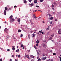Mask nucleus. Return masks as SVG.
<instances>
[{"label":"nucleus","instance_id":"obj_3","mask_svg":"<svg viewBox=\"0 0 61 61\" xmlns=\"http://www.w3.org/2000/svg\"><path fill=\"white\" fill-rule=\"evenodd\" d=\"M14 20L15 19H10V23H12V22H13V21H14Z\"/></svg>","mask_w":61,"mask_h":61},{"label":"nucleus","instance_id":"obj_41","mask_svg":"<svg viewBox=\"0 0 61 61\" xmlns=\"http://www.w3.org/2000/svg\"><path fill=\"white\" fill-rule=\"evenodd\" d=\"M43 47H45V46H46L45 45V44H44L43 45Z\"/></svg>","mask_w":61,"mask_h":61},{"label":"nucleus","instance_id":"obj_38","mask_svg":"<svg viewBox=\"0 0 61 61\" xmlns=\"http://www.w3.org/2000/svg\"><path fill=\"white\" fill-rule=\"evenodd\" d=\"M38 10V11H40V12H42V11L40 10Z\"/></svg>","mask_w":61,"mask_h":61},{"label":"nucleus","instance_id":"obj_26","mask_svg":"<svg viewBox=\"0 0 61 61\" xmlns=\"http://www.w3.org/2000/svg\"><path fill=\"white\" fill-rule=\"evenodd\" d=\"M21 30H18V32H21Z\"/></svg>","mask_w":61,"mask_h":61},{"label":"nucleus","instance_id":"obj_56","mask_svg":"<svg viewBox=\"0 0 61 61\" xmlns=\"http://www.w3.org/2000/svg\"><path fill=\"white\" fill-rule=\"evenodd\" d=\"M39 56L37 58V59H38V58H39Z\"/></svg>","mask_w":61,"mask_h":61},{"label":"nucleus","instance_id":"obj_34","mask_svg":"<svg viewBox=\"0 0 61 61\" xmlns=\"http://www.w3.org/2000/svg\"><path fill=\"white\" fill-rule=\"evenodd\" d=\"M40 1L41 2H42L43 1V0H40Z\"/></svg>","mask_w":61,"mask_h":61},{"label":"nucleus","instance_id":"obj_45","mask_svg":"<svg viewBox=\"0 0 61 61\" xmlns=\"http://www.w3.org/2000/svg\"><path fill=\"white\" fill-rule=\"evenodd\" d=\"M18 56V57H20V55H19Z\"/></svg>","mask_w":61,"mask_h":61},{"label":"nucleus","instance_id":"obj_55","mask_svg":"<svg viewBox=\"0 0 61 61\" xmlns=\"http://www.w3.org/2000/svg\"><path fill=\"white\" fill-rule=\"evenodd\" d=\"M52 9H53V10H54L55 9H54V8H52Z\"/></svg>","mask_w":61,"mask_h":61},{"label":"nucleus","instance_id":"obj_60","mask_svg":"<svg viewBox=\"0 0 61 61\" xmlns=\"http://www.w3.org/2000/svg\"><path fill=\"white\" fill-rule=\"evenodd\" d=\"M17 48H18V46H17Z\"/></svg>","mask_w":61,"mask_h":61},{"label":"nucleus","instance_id":"obj_14","mask_svg":"<svg viewBox=\"0 0 61 61\" xmlns=\"http://www.w3.org/2000/svg\"><path fill=\"white\" fill-rule=\"evenodd\" d=\"M53 38L52 37H50V38H49V40H51V39H52Z\"/></svg>","mask_w":61,"mask_h":61},{"label":"nucleus","instance_id":"obj_36","mask_svg":"<svg viewBox=\"0 0 61 61\" xmlns=\"http://www.w3.org/2000/svg\"><path fill=\"white\" fill-rule=\"evenodd\" d=\"M36 7H39V6H37V5H36Z\"/></svg>","mask_w":61,"mask_h":61},{"label":"nucleus","instance_id":"obj_27","mask_svg":"<svg viewBox=\"0 0 61 61\" xmlns=\"http://www.w3.org/2000/svg\"><path fill=\"white\" fill-rule=\"evenodd\" d=\"M56 55V54L55 53H53V55L54 56L55 55Z\"/></svg>","mask_w":61,"mask_h":61},{"label":"nucleus","instance_id":"obj_54","mask_svg":"<svg viewBox=\"0 0 61 61\" xmlns=\"http://www.w3.org/2000/svg\"><path fill=\"white\" fill-rule=\"evenodd\" d=\"M24 47H23L22 48L23 49H24Z\"/></svg>","mask_w":61,"mask_h":61},{"label":"nucleus","instance_id":"obj_4","mask_svg":"<svg viewBox=\"0 0 61 61\" xmlns=\"http://www.w3.org/2000/svg\"><path fill=\"white\" fill-rule=\"evenodd\" d=\"M58 33L59 34H61V30L60 29L59 30L58 32Z\"/></svg>","mask_w":61,"mask_h":61},{"label":"nucleus","instance_id":"obj_35","mask_svg":"<svg viewBox=\"0 0 61 61\" xmlns=\"http://www.w3.org/2000/svg\"><path fill=\"white\" fill-rule=\"evenodd\" d=\"M24 2L25 3V4H26V1L25 0L24 1Z\"/></svg>","mask_w":61,"mask_h":61},{"label":"nucleus","instance_id":"obj_11","mask_svg":"<svg viewBox=\"0 0 61 61\" xmlns=\"http://www.w3.org/2000/svg\"><path fill=\"white\" fill-rule=\"evenodd\" d=\"M54 5H56L57 4L56 3V2H54Z\"/></svg>","mask_w":61,"mask_h":61},{"label":"nucleus","instance_id":"obj_16","mask_svg":"<svg viewBox=\"0 0 61 61\" xmlns=\"http://www.w3.org/2000/svg\"><path fill=\"white\" fill-rule=\"evenodd\" d=\"M18 22H20V19L19 18L18 20Z\"/></svg>","mask_w":61,"mask_h":61},{"label":"nucleus","instance_id":"obj_2","mask_svg":"<svg viewBox=\"0 0 61 61\" xmlns=\"http://www.w3.org/2000/svg\"><path fill=\"white\" fill-rule=\"evenodd\" d=\"M5 31L6 33L7 34H8V30L7 28H5Z\"/></svg>","mask_w":61,"mask_h":61},{"label":"nucleus","instance_id":"obj_49","mask_svg":"<svg viewBox=\"0 0 61 61\" xmlns=\"http://www.w3.org/2000/svg\"><path fill=\"white\" fill-rule=\"evenodd\" d=\"M55 21H57V19H55Z\"/></svg>","mask_w":61,"mask_h":61},{"label":"nucleus","instance_id":"obj_33","mask_svg":"<svg viewBox=\"0 0 61 61\" xmlns=\"http://www.w3.org/2000/svg\"><path fill=\"white\" fill-rule=\"evenodd\" d=\"M29 56L28 55L27 56V58H29Z\"/></svg>","mask_w":61,"mask_h":61},{"label":"nucleus","instance_id":"obj_58","mask_svg":"<svg viewBox=\"0 0 61 61\" xmlns=\"http://www.w3.org/2000/svg\"><path fill=\"white\" fill-rule=\"evenodd\" d=\"M42 34H44V32H42Z\"/></svg>","mask_w":61,"mask_h":61},{"label":"nucleus","instance_id":"obj_52","mask_svg":"<svg viewBox=\"0 0 61 61\" xmlns=\"http://www.w3.org/2000/svg\"><path fill=\"white\" fill-rule=\"evenodd\" d=\"M40 33L39 32H38V33H37V34H39Z\"/></svg>","mask_w":61,"mask_h":61},{"label":"nucleus","instance_id":"obj_1","mask_svg":"<svg viewBox=\"0 0 61 61\" xmlns=\"http://www.w3.org/2000/svg\"><path fill=\"white\" fill-rule=\"evenodd\" d=\"M5 10L4 11V14L5 15H6V10H7V8L5 7Z\"/></svg>","mask_w":61,"mask_h":61},{"label":"nucleus","instance_id":"obj_47","mask_svg":"<svg viewBox=\"0 0 61 61\" xmlns=\"http://www.w3.org/2000/svg\"><path fill=\"white\" fill-rule=\"evenodd\" d=\"M17 7V6H15H15H14V7H15H15Z\"/></svg>","mask_w":61,"mask_h":61},{"label":"nucleus","instance_id":"obj_44","mask_svg":"<svg viewBox=\"0 0 61 61\" xmlns=\"http://www.w3.org/2000/svg\"><path fill=\"white\" fill-rule=\"evenodd\" d=\"M51 36H52V37H53L54 36V35H51Z\"/></svg>","mask_w":61,"mask_h":61},{"label":"nucleus","instance_id":"obj_31","mask_svg":"<svg viewBox=\"0 0 61 61\" xmlns=\"http://www.w3.org/2000/svg\"><path fill=\"white\" fill-rule=\"evenodd\" d=\"M36 11H37V10H33L34 12H36Z\"/></svg>","mask_w":61,"mask_h":61},{"label":"nucleus","instance_id":"obj_64","mask_svg":"<svg viewBox=\"0 0 61 61\" xmlns=\"http://www.w3.org/2000/svg\"><path fill=\"white\" fill-rule=\"evenodd\" d=\"M51 61H53V60H51Z\"/></svg>","mask_w":61,"mask_h":61},{"label":"nucleus","instance_id":"obj_50","mask_svg":"<svg viewBox=\"0 0 61 61\" xmlns=\"http://www.w3.org/2000/svg\"><path fill=\"white\" fill-rule=\"evenodd\" d=\"M7 51H10V50L9 49H8L7 50Z\"/></svg>","mask_w":61,"mask_h":61},{"label":"nucleus","instance_id":"obj_61","mask_svg":"<svg viewBox=\"0 0 61 61\" xmlns=\"http://www.w3.org/2000/svg\"><path fill=\"white\" fill-rule=\"evenodd\" d=\"M31 61H34V60H32Z\"/></svg>","mask_w":61,"mask_h":61},{"label":"nucleus","instance_id":"obj_43","mask_svg":"<svg viewBox=\"0 0 61 61\" xmlns=\"http://www.w3.org/2000/svg\"><path fill=\"white\" fill-rule=\"evenodd\" d=\"M29 2H31L32 1V0H29Z\"/></svg>","mask_w":61,"mask_h":61},{"label":"nucleus","instance_id":"obj_42","mask_svg":"<svg viewBox=\"0 0 61 61\" xmlns=\"http://www.w3.org/2000/svg\"><path fill=\"white\" fill-rule=\"evenodd\" d=\"M54 5H52V7H54Z\"/></svg>","mask_w":61,"mask_h":61},{"label":"nucleus","instance_id":"obj_25","mask_svg":"<svg viewBox=\"0 0 61 61\" xmlns=\"http://www.w3.org/2000/svg\"><path fill=\"white\" fill-rule=\"evenodd\" d=\"M52 22V21H51L50 23V24H53Z\"/></svg>","mask_w":61,"mask_h":61},{"label":"nucleus","instance_id":"obj_30","mask_svg":"<svg viewBox=\"0 0 61 61\" xmlns=\"http://www.w3.org/2000/svg\"><path fill=\"white\" fill-rule=\"evenodd\" d=\"M36 46H38V45L37 44H36Z\"/></svg>","mask_w":61,"mask_h":61},{"label":"nucleus","instance_id":"obj_24","mask_svg":"<svg viewBox=\"0 0 61 61\" xmlns=\"http://www.w3.org/2000/svg\"><path fill=\"white\" fill-rule=\"evenodd\" d=\"M11 56L12 57H15V55H12Z\"/></svg>","mask_w":61,"mask_h":61},{"label":"nucleus","instance_id":"obj_28","mask_svg":"<svg viewBox=\"0 0 61 61\" xmlns=\"http://www.w3.org/2000/svg\"><path fill=\"white\" fill-rule=\"evenodd\" d=\"M42 32H43V31H42V30H41L39 31V32L41 33Z\"/></svg>","mask_w":61,"mask_h":61},{"label":"nucleus","instance_id":"obj_19","mask_svg":"<svg viewBox=\"0 0 61 61\" xmlns=\"http://www.w3.org/2000/svg\"><path fill=\"white\" fill-rule=\"evenodd\" d=\"M39 41L38 40H37V41H36V42L37 44H38L39 43Z\"/></svg>","mask_w":61,"mask_h":61},{"label":"nucleus","instance_id":"obj_23","mask_svg":"<svg viewBox=\"0 0 61 61\" xmlns=\"http://www.w3.org/2000/svg\"><path fill=\"white\" fill-rule=\"evenodd\" d=\"M53 19V17H51L50 18V20H52V19Z\"/></svg>","mask_w":61,"mask_h":61},{"label":"nucleus","instance_id":"obj_40","mask_svg":"<svg viewBox=\"0 0 61 61\" xmlns=\"http://www.w3.org/2000/svg\"><path fill=\"white\" fill-rule=\"evenodd\" d=\"M2 61V59L1 58L0 59V61Z\"/></svg>","mask_w":61,"mask_h":61},{"label":"nucleus","instance_id":"obj_53","mask_svg":"<svg viewBox=\"0 0 61 61\" xmlns=\"http://www.w3.org/2000/svg\"><path fill=\"white\" fill-rule=\"evenodd\" d=\"M43 24H44V23H45V22L44 21H43Z\"/></svg>","mask_w":61,"mask_h":61},{"label":"nucleus","instance_id":"obj_37","mask_svg":"<svg viewBox=\"0 0 61 61\" xmlns=\"http://www.w3.org/2000/svg\"><path fill=\"white\" fill-rule=\"evenodd\" d=\"M22 36H23V34H21L20 35V37H22Z\"/></svg>","mask_w":61,"mask_h":61},{"label":"nucleus","instance_id":"obj_59","mask_svg":"<svg viewBox=\"0 0 61 61\" xmlns=\"http://www.w3.org/2000/svg\"><path fill=\"white\" fill-rule=\"evenodd\" d=\"M36 46H34V47H35H35H36Z\"/></svg>","mask_w":61,"mask_h":61},{"label":"nucleus","instance_id":"obj_22","mask_svg":"<svg viewBox=\"0 0 61 61\" xmlns=\"http://www.w3.org/2000/svg\"><path fill=\"white\" fill-rule=\"evenodd\" d=\"M37 52L38 56H39V55H40V54H39V53L38 52H37Z\"/></svg>","mask_w":61,"mask_h":61},{"label":"nucleus","instance_id":"obj_10","mask_svg":"<svg viewBox=\"0 0 61 61\" xmlns=\"http://www.w3.org/2000/svg\"><path fill=\"white\" fill-rule=\"evenodd\" d=\"M28 38H29V39H30V35L29 34L28 35Z\"/></svg>","mask_w":61,"mask_h":61},{"label":"nucleus","instance_id":"obj_63","mask_svg":"<svg viewBox=\"0 0 61 61\" xmlns=\"http://www.w3.org/2000/svg\"><path fill=\"white\" fill-rule=\"evenodd\" d=\"M49 16H51V15L50 14H49Z\"/></svg>","mask_w":61,"mask_h":61},{"label":"nucleus","instance_id":"obj_7","mask_svg":"<svg viewBox=\"0 0 61 61\" xmlns=\"http://www.w3.org/2000/svg\"><path fill=\"white\" fill-rule=\"evenodd\" d=\"M37 2V0H35L34 1V2L35 4H36Z\"/></svg>","mask_w":61,"mask_h":61},{"label":"nucleus","instance_id":"obj_39","mask_svg":"<svg viewBox=\"0 0 61 61\" xmlns=\"http://www.w3.org/2000/svg\"><path fill=\"white\" fill-rule=\"evenodd\" d=\"M39 60H40L41 61V60L40 59H39L38 60V61H39Z\"/></svg>","mask_w":61,"mask_h":61},{"label":"nucleus","instance_id":"obj_21","mask_svg":"<svg viewBox=\"0 0 61 61\" xmlns=\"http://www.w3.org/2000/svg\"><path fill=\"white\" fill-rule=\"evenodd\" d=\"M49 26H48V28L46 29V30H49Z\"/></svg>","mask_w":61,"mask_h":61},{"label":"nucleus","instance_id":"obj_15","mask_svg":"<svg viewBox=\"0 0 61 61\" xmlns=\"http://www.w3.org/2000/svg\"><path fill=\"white\" fill-rule=\"evenodd\" d=\"M30 22L31 25H33V22L31 20H30Z\"/></svg>","mask_w":61,"mask_h":61},{"label":"nucleus","instance_id":"obj_57","mask_svg":"<svg viewBox=\"0 0 61 61\" xmlns=\"http://www.w3.org/2000/svg\"><path fill=\"white\" fill-rule=\"evenodd\" d=\"M38 51L39 52H40V50H38Z\"/></svg>","mask_w":61,"mask_h":61},{"label":"nucleus","instance_id":"obj_6","mask_svg":"<svg viewBox=\"0 0 61 61\" xmlns=\"http://www.w3.org/2000/svg\"><path fill=\"white\" fill-rule=\"evenodd\" d=\"M46 59V57H44L42 58V60H45Z\"/></svg>","mask_w":61,"mask_h":61},{"label":"nucleus","instance_id":"obj_18","mask_svg":"<svg viewBox=\"0 0 61 61\" xmlns=\"http://www.w3.org/2000/svg\"><path fill=\"white\" fill-rule=\"evenodd\" d=\"M30 5L31 6H34V4H33V3H32L30 4Z\"/></svg>","mask_w":61,"mask_h":61},{"label":"nucleus","instance_id":"obj_46","mask_svg":"<svg viewBox=\"0 0 61 61\" xmlns=\"http://www.w3.org/2000/svg\"><path fill=\"white\" fill-rule=\"evenodd\" d=\"M15 61H17V59H15Z\"/></svg>","mask_w":61,"mask_h":61},{"label":"nucleus","instance_id":"obj_62","mask_svg":"<svg viewBox=\"0 0 61 61\" xmlns=\"http://www.w3.org/2000/svg\"><path fill=\"white\" fill-rule=\"evenodd\" d=\"M50 52H52V50H51L50 51Z\"/></svg>","mask_w":61,"mask_h":61},{"label":"nucleus","instance_id":"obj_17","mask_svg":"<svg viewBox=\"0 0 61 61\" xmlns=\"http://www.w3.org/2000/svg\"><path fill=\"white\" fill-rule=\"evenodd\" d=\"M33 15V17H34V18H36V16H35V14H34Z\"/></svg>","mask_w":61,"mask_h":61},{"label":"nucleus","instance_id":"obj_13","mask_svg":"<svg viewBox=\"0 0 61 61\" xmlns=\"http://www.w3.org/2000/svg\"><path fill=\"white\" fill-rule=\"evenodd\" d=\"M30 57L31 58H34V56L32 55H30Z\"/></svg>","mask_w":61,"mask_h":61},{"label":"nucleus","instance_id":"obj_32","mask_svg":"<svg viewBox=\"0 0 61 61\" xmlns=\"http://www.w3.org/2000/svg\"><path fill=\"white\" fill-rule=\"evenodd\" d=\"M59 58L60 59V61H61V57H59Z\"/></svg>","mask_w":61,"mask_h":61},{"label":"nucleus","instance_id":"obj_48","mask_svg":"<svg viewBox=\"0 0 61 61\" xmlns=\"http://www.w3.org/2000/svg\"><path fill=\"white\" fill-rule=\"evenodd\" d=\"M47 61H51V60H49Z\"/></svg>","mask_w":61,"mask_h":61},{"label":"nucleus","instance_id":"obj_5","mask_svg":"<svg viewBox=\"0 0 61 61\" xmlns=\"http://www.w3.org/2000/svg\"><path fill=\"white\" fill-rule=\"evenodd\" d=\"M9 36H7L6 37V39H9Z\"/></svg>","mask_w":61,"mask_h":61},{"label":"nucleus","instance_id":"obj_12","mask_svg":"<svg viewBox=\"0 0 61 61\" xmlns=\"http://www.w3.org/2000/svg\"><path fill=\"white\" fill-rule=\"evenodd\" d=\"M12 17H13V16L11 15L10 17V19H13V18H12Z\"/></svg>","mask_w":61,"mask_h":61},{"label":"nucleus","instance_id":"obj_29","mask_svg":"<svg viewBox=\"0 0 61 61\" xmlns=\"http://www.w3.org/2000/svg\"><path fill=\"white\" fill-rule=\"evenodd\" d=\"M23 46H24V45H23V44H21V45L20 46L21 47H23Z\"/></svg>","mask_w":61,"mask_h":61},{"label":"nucleus","instance_id":"obj_9","mask_svg":"<svg viewBox=\"0 0 61 61\" xmlns=\"http://www.w3.org/2000/svg\"><path fill=\"white\" fill-rule=\"evenodd\" d=\"M13 47L12 48V50H15V47L14 46H13Z\"/></svg>","mask_w":61,"mask_h":61},{"label":"nucleus","instance_id":"obj_20","mask_svg":"<svg viewBox=\"0 0 61 61\" xmlns=\"http://www.w3.org/2000/svg\"><path fill=\"white\" fill-rule=\"evenodd\" d=\"M32 37H34V36H35V34H32Z\"/></svg>","mask_w":61,"mask_h":61},{"label":"nucleus","instance_id":"obj_51","mask_svg":"<svg viewBox=\"0 0 61 61\" xmlns=\"http://www.w3.org/2000/svg\"><path fill=\"white\" fill-rule=\"evenodd\" d=\"M0 49H1L2 50V49H3V48H0Z\"/></svg>","mask_w":61,"mask_h":61},{"label":"nucleus","instance_id":"obj_8","mask_svg":"<svg viewBox=\"0 0 61 61\" xmlns=\"http://www.w3.org/2000/svg\"><path fill=\"white\" fill-rule=\"evenodd\" d=\"M16 52H18V53H19V49L17 50L16 51Z\"/></svg>","mask_w":61,"mask_h":61}]
</instances>
